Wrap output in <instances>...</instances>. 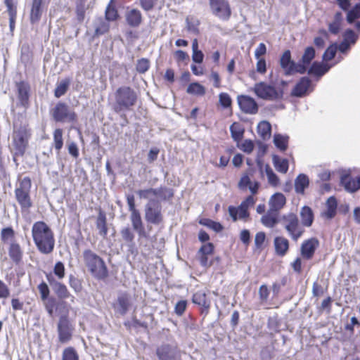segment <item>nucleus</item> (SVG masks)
I'll list each match as a JSON object with an SVG mask.
<instances>
[{
    "instance_id": "nucleus-31",
    "label": "nucleus",
    "mask_w": 360,
    "mask_h": 360,
    "mask_svg": "<svg viewBox=\"0 0 360 360\" xmlns=\"http://www.w3.org/2000/svg\"><path fill=\"white\" fill-rule=\"evenodd\" d=\"M340 184L349 192L353 193L357 191L356 181L352 179L349 174H343L340 176Z\"/></svg>"
},
{
    "instance_id": "nucleus-51",
    "label": "nucleus",
    "mask_w": 360,
    "mask_h": 360,
    "mask_svg": "<svg viewBox=\"0 0 360 360\" xmlns=\"http://www.w3.org/2000/svg\"><path fill=\"white\" fill-rule=\"evenodd\" d=\"M53 141L54 146L57 150H60L63 146V130L61 129H56L53 132Z\"/></svg>"
},
{
    "instance_id": "nucleus-2",
    "label": "nucleus",
    "mask_w": 360,
    "mask_h": 360,
    "mask_svg": "<svg viewBox=\"0 0 360 360\" xmlns=\"http://www.w3.org/2000/svg\"><path fill=\"white\" fill-rule=\"evenodd\" d=\"M84 264L91 275L98 281H105L109 276L108 266L100 256L91 250L83 252Z\"/></svg>"
},
{
    "instance_id": "nucleus-36",
    "label": "nucleus",
    "mask_w": 360,
    "mask_h": 360,
    "mask_svg": "<svg viewBox=\"0 0 360 360\" xmlns=\"http://www.w3.org/2000/svg\"><path fill=\"white\" fill-rule=\"evenodd\" d=\"M71 83L70 78H65L60 82L57 83L56 87L54 90V96L56 98H60L67 92Z\"/></svg>"
},
{
    "instance_id": "nucleus-52",
    "label": "nucleus",
    "mask_w": 360,
    "mask_h": 360,
    "mask_svg": "<svg viewBox=\"0 0 360 360\" xmlns=\"http://www.w3.org/2000/svg\"><path fill=\"white\" fill-rule=\"evenodd\" d=\"M62 360H79V356L74 347L65 348L63 352Z\"/></svg>"
},
{
    "instance_id": "nucleus-12",
    "label": "nucleus",
    "mask_w": 360,
    "mask_h": 360,
    "mask_svg": "<svg viewBox=\"0 0 360 360\" xmlns=\"http://www.w3.org/2000/svg\"><path fill=\"white\" fill-rule=\"evenodd\" d=\"M74 326L66 316H61L57 324L58 340L60 343H67L71 340L74 332Z\"/></svg>"
},
{
    "instance_id": "nucleus-29",
    "label": "nucleus",
    "mask_w": 360,
    "mask_h": 360,
    "mask_svg": "<svg viewBox=\"0 0 360 360\" xmlns=\"http://www.w3.org/2000/svg\"><path fill=\"white\" fill-rule=\"evenodd\" d=\"M278 213L268 210L266 213L261 218L262 224L268 228H274L278 222Z\"/></svg>"
},
{
    "instance_id": "nucleus-21",
    "label": "nucleus",
    "mask_w": 360,
    "mask_h": 360,
    "mask_svg": "<svg viewBox=\"0 0 360 360\" xmlns=\"http://www.w3.org/2000/svg\"><path fill=\"white\" fill-rule=\"evenodd\" d=\"M286 198L281 193H276L271 195L269 201V210L277 213L285 206Z\"/></svg>"
},
{
    "instance_id": "nucleus-20",
    "label": "nucleus",
    "mask_w": 360,
    "mask_h": 360,
    "mask_svg": "<svg viewBox=\"0 0 360 360\" xmlns=\"http://www.w3.org/2000/svg\"><path fill=\"white\" fill-rule=\"evenodd\" d=\"M15 86L20 105L23 107H27L30 98V85L25 81H20L16 83Z\"/></svg>"
},
{
    "instance_id": "nucleus-50",
    "label": "nucleus",
    "mask_w": 360,
    "mask_h": 360,
    "mask_svg": "<svg viewBox=\"0 0 360 360\" xmlns=\"http://www.w3.org/2000/svg\"><path fill=\"white\" fill-rule=\"evenodd\" d=\"M359 38L352 29H347L343 33V40L349 43L350 45H354Z\"/></svg>"
},
{
    "instance_id": "nucleus-24",
    "label": "nucleus",
    "mask_w": 360,
    "mask_h": 360,
    "mask_svg": "<svg viewBox=\"0 0 360 360\" xmlns=\"http://www.w3.org/2000/svg\"><path fill=\"white\" fill-rule=\"evenodd\" d=\"M43 13V0H32L30 19L32 24L39 21Z\"/></svg>"
},
{
    "instance_id": "nucleus-14",
    "label": "nucleus",
    "mask_w": 360,
    "mask_h": 360,
    "mask_svg": "<svg viewBox=\"0 0 360 360\" xmlns=\"http://www.w3.org/2000/svg\"><path fill=\"white\" fill-rule=\"evenodd\" d=\"M156 355L159 360H177L181 356V352L176 345L165 343L157 348Z\"/></svg>"
},
{
    "instance_id": "nucleus-19",
    "label": "nucleus",
    "mask_w": 360,
    "mask_h": 360,
    "mask_svg": "<svg viewBox=\"0 0 360 360\" xmlns=\"http://www.w3.org/2000/svg\"><path fill=\"white\" fill-rule=\"evenodd\" d=\"M194 304L201 307L200 311L202 314L207 315L210 307V300L207 298L206 292L205 290H198L192 297Z\"/></svg>"
},
{
    "instance_id": "nucleus-63",
    "label": "nucleus",
    "mask_w": 360,
    "mask_h": 360,
    "mask_svg": "<svg viewBox=\"0 0 360 360\" xmlns=\"http://www.w3.org/2000/svg\"><path fill=\"white\" fill-rule=\"evenodd\" d=\"M15 232L12 227L4 228L1 231V238L3 241L14 237Z\"/></svg>"
},
{
    "instance_id": "nucleus-45",
    "label": "nucleus",
    "mask_w": 360,
    "mask_h": 360,
    "mask_svg": "<svg viewBox=\"0 0 360 360\" xmlns=\"http://www.w3.org/2000/svg\"><path fill=\"white\" fill-rule=\"evenodd\" d=\"M358 18H360V3L356 4L347 14V21L352 24Z\"/></svg>"
},
{
    "instance_id": "nucleus-28",
    "label": "nucleus",
    "mask_w": 360,
    "mask_h": 360,
    "mask_svg": "<svg viewBox=\"0 0 360 360\" xmlns=\"http://www.w3.org/2000/svg\"><path fill=\"white\" fill-rule=\"evenodd\" d=\"M309 185V177L304 174H300L295 179V191L298 194H304Z\"/></svg>"
},
{
    "instance_id": "nucleus-43",
    "label": "nucleus",
    "mask_w": 360,
    "mask_h": 360,
    "mask_svg": "<svg viewBox=\"0 0 360 360\" xmlns=\"http://www.w3.org/2000/svg\"><path fill=\"white\" fill-rule=\"evenodd\" d=\"M122 239L127 243L128 246L131 248L134 246V234L129 227H124L120 231Z\"/></svg>"
},
{
    "instance_id": "nucleus-47",
    "label": "nucleus",
    "mask_w": 360,
    "mask_h": 360,
    "mask_svg": "<svg viewBox=\"0 0 360 360\" xmlns=\"http://www.w3.org/2000/svg\"><path fill=\"white\" fill-rule=\"evenodd\" d=\"M139 198L146 199L150 201V199H153V197L155 196L157 191L155 188H149L146 189H140L136 191Z\"/></svg>"
},
{
    "instance_id": "nucleus-46",
    "label": "nucleus",
    "mask_w": 360,
    "mask_h": 360,
    "mask_svg": "<svg viewBox=\"0 0 360 360\" xmlns=\"http://www.w3.org/2000/svg\"><path fill=\"white\" fill-rule=\"evenodd\" d=\"M201 225L207 226L215 232L218 233L222 231L223 226L219 223L210 219H201L199 221Z\"/></svg>"
},
{
    "instance_id": "nucleus-53",
    "label": "nucleus",
    "mask_w": 360,
    "mask_h": 360,
    "mask_svg": "<svg viewBox=\"0 0 360 360\" xmlns=\"http://www.w3.org/2000/svg\"><path fill=\"white\" fill-rule=\"evenodd\" d=\"M69 285L76 293H79L82 290V281L70 274L69 276Z\"/></svg>"
},
{
    "instance_id": "nucleus-44",
    "label": "nucleus",
    "mask_w": 360,
    "mask_h": 360,
    "mask_svg": "<svg viewBox=\"0 0 360 360\" xmlns=\"http://www.w3.org/2000/svg\"><path fill=\"white\" fill-rule=\"evenodd\" d=\"M230 131L233 139L238 141L243 139L245 131L238 123L234 122L230 127Z\"/></svg>"
},
{
    "instance_id": "nucleus-26",
    "label": "nucleus",
    "mask_w": 360,
    "mask_h": 360,
    "mask_svg": "<svg viewBox=\"0 0 360 360\" xmlns=\"http://www.w3.org/2000/svg\"><path fill=\"white\" fill-rule=\"evenodd\" d=\"M300 215L301 217L302 226L310 227L314 219V215L312 209L307 205L301 208Z\"/></svg>"
},
{
    "instance_id": "nucleus-55",
    "label": "nucleus",
    "mask_w": 360,
    "mask_h": 360,
    "mask_svg": "<svg viewBox=\"0 0 360 360\" xmlns=\"http://www.w3.org/2000/svg\"><path fill=\"white\" fill-rule=\"evenodd\" d=\"M219 101L220 105L224 108H228L231 107L232 100L231 96L227 93H220L219 95Z\"/></svg>"
},
{
    "instance_id": "nucleus-3",
    "label": "nucleus",
    "mask_w": 360,
    "mask_h": 360,
    "mask_svg": "<svg viewBox=\"0 0 360 360\" xmlns=\"http://www.w3.org/2000/svg\"><path fill=\"white\" fill-rule=\"evenodd\" d=\"M137 98L136 92L130 86H122L119 87L115 92L114 111L120 113L130 110L136 103Z\"/></svg>"
},
{
    "instance_id": "nucleus-1",
    "label": "nucleus",
    "mask_w": 360,
    "mask_h": 360,
    "mask_svg": "<svg viewBox=\"0 0 360 360\" xmlns=\"http://www.w3.org/2000/svg\"><path fill=\"white\" fill-rule=\"evenodd\" d=\"M32 236L37 250L41 253L49 255L53 252L55 246L54 234L44 221H38L34 223Z\"/></svg>"
},
{
    "instance_id": "nucleus-41",
    "label": "nucleus",
    "mask_w": 360,
    "mask_h": 360,
    "mask_svg": "<svg viewBox=\"0 0 360 360\" xmlns=\"http://www.w3.org/2000/svg\"><path fill=\"white\" fill-rule=\"evenodd\" d=\"M186 92L191 95L202 96L205 94L206 91L205 88L202 84L199 82H195L191 83L188 86Z\"/></svg>"
},
{
    "instance_id": "nucleus-58",
    "label": "nucleus",
    "mask_w": 360,
    "mask_h": 360,
    "mask_svg": "<svg viewBox=\"0 0 360 360\" xmlns=\"http://www.w3.org/2000/svg\"><path fill=\"white\" fill-rule=\"evenodd\" d=\"M65 266L62 262H57L53 268V273L58 279H62L65 277Z\"/></svg>"
},
{
    "instance_id": "nucleus-39",
    "label": "nucleus",
    "mask_w": 360,
    "mask_h": 360,
    "mask_svg": "<svg viewBox=\"0 0 360 360\" xmlns=\"http://www.w3.org/2000/svg\"><path fill=\"white\" fill-rule=\"evenodd\" d=\"M315 53V49L313 46H308L305 49L300 63L304 66L306 71L307 70V66L314 58Z\"/></svg>"
},
{
    "instance_id": "nucleus-10",
    "label": "nucleus",
    "mask_w": 360,
    "mask_h": 360,
    "mask_svg": "<svg viewBox=\"0 0 360 360\" xmlns=\"http://www.w3.org/2000/svg\"><path fill=\"white\" fill-rule=\"evenodd\" d=\"M254 91L259 98L268 101L281 99L283 96L282 89L277 90L274 86L264 82L256 84Z\"/></svg>"
},
{
    "instance_id": "nucleus-27",
    "label": "nucleus",
    "mask_w": 360,
    "mask_h": 360,
    "mask_svg": "<svg viewBox=\"0 0 360 360\" xmlns=\"http://www.w3.org/2000/svg\"><path fill=\"white\" fill-rule=\"evenodd\" d=\"M126 20L130 27H136L141 23V13L138 9L133 8L126 13Z\"/></svg>"
},
{
    "instance_id": "nucleus-48",
    "label": "nucleus",
    "mask_w": 360,
    "mask_h": 360,
    "mask_svg": "<svg viewBox=\"0 0 360 360\" xmlns=\"http://www.w3.org/2000/svg\"><path fill=\"white\" fill-rule=\"evenodd\" d=\"M338 48H337V44L334 43L330 44L325 51V52L323 54L322 58L324 61H330L332 59H333L335 56V54L337 53Z\"/></svg>"
},
{
    "instance_id": "nucleus-54",
    "label": "nucleus",
    "mask_w": 360,
    "mask_h": 360,
    "mask_svg": "<svg viewBox=\"0 0 360 360\" xmlns=\"http://www.w3.org/2000/svg\"><path fill=\"white\" fill-rule=\"evenodd\" d=\"M150 68V62L147 58H141L137 60L136 69L140 74H144Z\"/></svg>"
},
{
    "instance_id": "nucleus-4",
    "label": "nucleus",
    "mask_w": 360,
    "mask_h": 360,
    "mask_svg": "<svg viewBox=\"0 0 360 360\" xmlns=\"http://www.w3.org/2000/svg\"><path fill=\"white\" fill-rule=\"evenodd\" d=\"M32 132L30 128L25 124H13L11 135L12 149L15 155H24L28 147Z\"/></svg>"
},
{
    "instance_id": "nucleus-32",
    "label": "nucleus",
    "mask_w": 360,
    "mask_h": 360,
    "mask_svg": "<svg viewBox=\"0 0 360 360\" xmlns=\"http://www.w3.org/2000/svg\"><path fill=\"white\" fill-rule=\"evenodd\" d=\"M342 22V14L338 11L334 15L333 20L328 24V30L333 34H338L341 29Z\"/></svg>"
},
{
    "instance_id": "nucleus-23",
    "label": "nucleus",
    "mask_w": 360,
    "mask_h": 360,
    "mask_svg": "<svg viewBox=\"0 0 360 360\" xmlns=\"http://www.w3.org/2000/svg\"><path fill=\"white\" fill-rule=\"evenodd\" d=\"M8 255L11 261L16 265H19L23 256V251L20 245L16 242H12L8 248Z\"/></svg>"
},
{
    "instance_id": "nucleus-64",
    "label": "nucleus",
    "mask_w": 360,
    "mask_h": 360,
    "mask_svg": "<svg viewBox=\"0 0 360 360\" xmlns=\"http://www.w3.org/2000/svg\"><path fill=\"white\" fill-rule=\"evenodd\" d=\"M254 147L255 146L252 141L250 139H246L243 142L240 149L243 152L249 154L252 152Z\"/></svg>"
},
{
    "instance_id": "nucleus-42",
    "label": "nucleus",
    "mask_w": 360,
    "mask_h": 360,
    "mask_svg": "<svg viewBox=\"0 0 360 360\" xmlns=\"http://www.w3.org/2000/svg\"><path fill=\"white\" fill-rule=\"evenodd\" d=\"M288 136H284L280 134H276L274 136V143L276 148L281 151H285L288 146Z\"/></svg>"
},
{
    "instance_id": "nucleus-35",
    "label": "nucleus",
    "mask_w": 360,
    "mask_h": 360,
    "mask_svg": "<svg viewBox=\"0 0 360 360\" xmlns=\"http://www.w3.org/2000/svg\"><path fill=\"white\" fill-rule=\"evenodd\" d=\"M187 30L193 34L198 35L200 34L199 25L200 24L198 18L193 15H189L186 18Z\"/></svg>"
},
{
    "instance_id": "nucleus-37",
    "label": "nucleus",
    "mask_w": 360,
    "mask_h": 360,
    "mask_svg": "<svg viewBox=\"0 0 360 360\" xmlns=\"http://www.w3.org/2000/svg\"><path fill=\"white\" fill-rule=\"evenodd\" d=\"M271 126L267 121H261L257 125V133L263 140H266L271 136Z\"/></svg>"
},
{
    "instance_id": "nucleus-62",
    "label": "nucleus",
    "mask_w": 360,
    "mask_h": 360,
    "mask_svg": "<svg viewBox=\"0 0 360 360\" xmlns=\"http://www.w3.org/2000/svg\"><path fill=\"white\" fill-rule=\"evenodd\" d=\"M214 246L212 243H207L202 245L199 249L198 253L199 255H212L214 252Z\"/></svg>"
},
{
    "instance_id": "nucleus-34",
    "label": "nucleus",
    "mask_w": 360,
    "mask_h": 360,
    "mask_svg": "<svg viewBox=\"0 0 360 360\" xmlns=\"http://www.w3.org/2000/svg\"><path fill=\"white\" fill-rule=\"evenodd\" d=\"M273 164L276 169L283 174H285L289 167L288 160L285 158H281L277 155H274L272 157Z\"/></svg>"
},
{
    "instance_id": "nucleus-61",
    "label": "nucleus",
    "mask_w": 360,
    "mask_h": 360,
    "mask_svg": "<svg viewBox=\"0 0 360 360\" xmlns=\"http://www.w3.org/2000/svg\"><path fill=\"white\" fill-rule=\"evenodd\" d=\"M109 30V25L103 20L99 22V25L95 27V34L97 36L106 33Z\"/></svg>"
},
{
    "instance_id": "nucleus-33",
    "label": "nucleus",
    "mask_w": 360,
    "mask_h": 360,
    "mask_svg": "<svg viewBox=\"0 0 360 360\" xmlns=\"http://www.w3.org/2000/svg\"><path fill=\"white\" fill-rule=\"evenodd\" d=\"M54 292L60 299H68L71 297V301L73 302L75 297L72 296L66 285L60 282L56 284V286L53 288Z\"/></svg>"
},
{
    "instance_id": "nucleus-30",
    "label": "nucleus",
    "mask_w": 360,
    "mask_h": 360,
    "mask_svg": "<svg viewBox=\"0 0 360 360\" xmlns=\"http://www.w3.org/2000/svg\"><path fill=\"white\" fill-rule=\"evenodd\" d=\"M106 216L103 212H100L96 219V229L98 230V233L103 238H105L108 234V227L106 221Z\"/></svg>"
},
{
    "instance_id": "nucleus-11",
    "label": "nucleus",
    "mask_w": 360,
    "mask_h": 360,
    "mask_svg": "<svg viewBox=\"0 0 360 360\" xmlns=\"http://www.w3.org/2000/svg\"><path fill=\"white\" fill-rule=\"evenodd\" d=\"M280 65L285 76H291L295 73L304 74L306 72V68L304 65L292 60L290 50H285L282 54L280 58Z\"/></svg>"
},
{
    "instance_id": "nucleus-57",
    "label": "nucleus",
    "mask_w": 360,
    "mask_h": 360,
    "mask_svg": "<svg viewBox=\"0 0 360 360\" xmlns=\"http://www.w3.org/2000/svg\"><path fill=\"white\" fill-rule=\"evenodd\" d=\"M118 17V13L116 8L109 4L105 10V18L108 21L115 20Z\"/></svg>"
},
{
    "instance_id": "nucleus-13",
    "label": "nucleus",
    "mask_w": 360,
    "mask_h": 360,
    "mask_svg": "<svg viewBox=\"0 0 360 360\" xmlns=\"http://www.w3.org/2000/svg\"><path fill=\"white\" fill-rule=\"evenodd\" d=\"M210 6L213 15L222 20H228L231 11L226 0H210Z\"/></svg>"
},
{
    "instance_id": "nucleus-15",
    "label": "nucleus",
    "mask_w": 360,
    "mask_h": 360,
    "mask_svg": "<svg viewBox=\"0 0 360 360\" xmlns=\"http://www.w3.org/2000/svg\"><path fill=\"white\" fill-rule=\"evenodd\" d=\"M133 304L132 296L127 292L118 293L117 302L114 305L115 311L122 316L125 315Z\"/></svg>"
},
{
    "instance_id": "nucleus-16",
    "label": "nucleus",
    "mask_w": 360,
    "mask_h": 360,
    "mask_svg": "<svg viewBox=\"0 0 360 360\" xmlns=\"http://www.w3.org/2000/svg\"><path fill=\"white\" fill-rule=\"evenodd\" d=\"M240 109L246 114L255 115L258 112V105L255 100L247 95H240L237 98Z\"/></svg>"
},
{
    "instance_id": "nucleus-9",
    "label": "nucleus",
    "mask_w": 360,
    "mask_h": 360,
    "mask_svg": "<svg viewBox=\"0 0 360 360\" xmlns=\"http://www.w3.org/2000/svg\"><path fill=\"white\" fill-rule=\"evenodd\" d=\"M145 219L148 224L158 225L163 221L162 206L158 199H150L145 205Z\"/></svg>"
},
{
    "instance_id": "nucleus-25",
    "label": "nucleus",
    "mask_w": 360,
    "mask_h": 360,
    "mask_svg": "<svg viewBox=\"0 0 360 360\" xmlns=\"http://www.w3.org/2000/svg\"><path fill=\"white\" fill-rule=\"evenodd\" d=\"M274 245L277 255L283 257L286 255L289 249V241L287 238L283 236H276L274 240Z\"/></svg>"
},
{
    "instance_id": "nucleus-56",
    "label": "nucleus",
    "mask_w": 360,
    "mask_h": 360,
    "mask_svg": "<svg viewBox=\"0 0 360 360\" xmlns=\"http://www.w3.org/2000/svg\"><path fill=\"white\" fill-rule=\"evenodd\" d=\"M44 307L50 316L53 314L54 308L56 307V299L54 297H49L47 300H42Z\"/></svg>"
},
{
    "instance_id": "nucleus-8",
    "label": "nucleus",
    "mask_w": 360,
    "mask_h": 360,
    "mask_svg": "<svg viewBox=\"0 0 360 360\" xmlns=\"http://www.w3.org/2000/svg\"><path fill=\"white\" fill-rule=\"evenodd\" d=\"M127 202L130 212V221L133 229L138 233L139 238L146 237V232L141 219V213L136 208L135 198L134 195L128 194L127 195Z\"/></svg>"
},
{
    "instance_id": "nucleus-60",
    "label": "nucleus",
    "mask_w": 360,
    "mask_h": 360,
    "mask_svg": "<svg viewBox=\"0 0 360 360\" xmlns=\"http://www.w3.org/2000/svg\"><path fill=\"white\" fill-rule=\"evenodd\" d=\"M38 290L39 291L41 300H47V298L49 297L50 290L48 285L45 282L42 281L38 285Z\"/></svg>"
},
{
    "instance_id": "nucleus-7",
    "label": "nucleus",
    "mask_w": 360,
    "mask_h": 360,
    "mask_svg": "<svg viewBox=\"0 0 360 360\" xmlns=\"http://www.w3.org/2000/svg\"><path fill=\"white\" fill-rule=\"evenodd\" d=\"M51 114L56 122L75 123L77 121L76 112L63 102L56 103Z\"/></svg>"
},
{
    "instance_id": "nucleus-59",
    "label": "nucleus",
    "mask_w": 360,
    "mask_h": 360,
    "mask_svg": "<svg viewBox=\"0 0 360 360\" xmlns=\"http://www.w3.org/2000/svg\"><path fill=\"white\" fill-rule=\"evenodd\" d=\"M85 3L76 2L77 19L79 22H82L85 16Z\"/></svg>"
},
{
    "instance_id": "nucleus-17",
    "label": "nucleus",
    "mask_w": 360,
    "mask_h": 360,
    "mask_svg": "<svg viewBox=\"0 0 360 360\" xmlns=\"http://www.w3.org/2000/svg\"><path fill=\"white\" fill-rule=\"evenodd\" d=\"M311 86V80L308 77H302L292 89L290 95L297 98H302L306 96Z\"/></svg>"
},
{
    "instance_id": "nucleus-40",
    "label": "nucleus",
    "mask_w": 360,
    "mask_h": 360,
    "mask_svg": "<svg viewBox=\"0 0 360 360\" xmlns=\"http://www.w3.org/2000/svg\"><path fill=\"white\" fill-rule=\"evenodd\" d=\"M155 190L157 191L155 196L159 198L160 200H169L174 196L173 189L170 188L166 186H160L159 188H155Z\"/></svg>"
},
{
    "instance_id": "nucleus-22",
    "label": "nucleus",
    "mask_w": 360,
    "mask_h": 360,
    "mask_svg": "<svg viewBox=\"0 0 360 360\" xmlns=\"http://www.w3.org/2000/svg\"><path fill=\"white\" fill-rule=\"evenodd\" d=\"M331 67L332 65L315 61L311 65L307 72L310 75L320 78L327 73Z\"/></svg>"
},
{
    "instance_id": "nucleus-49",
    "label": "nucleus",
    "mask_w": 360,
    "mask_h": 360,
    "mask_svg": "<svg viewBox=\"0 0 360 360\" xmlns=\"http://www.w3.org/2000/svg\"><path fill=\"white\" fill-rule=\"evenodd\" d=\"M265 172L269 183L273 186H276L279 183V179L269 165L265 166Z\"/></svg>"
},
{
    "instance_id": "nucleus-5",
    "label": "nucleus",
    "mask_w": 360,
    "mask_h": 360,
    "mask_svg": "<svg viewBox=\"0 0 360 360\" xmlns=\"http://www.w3.org/2000/svg\"><path fill=\"white\" fill-rule=\"evenodd\" d=\"M32 181L30 177L25 176L18 181L16 184L14 193L15 198L20 207L22 212H29L32 207L31 199Z\"/></svg>"
},
{
    "instance_id": "nucleus-38",
    "label": "nucleus",
    "mask_w": 360,
    "mask_h": 360,
    "mask_svg": "<svg viewBox=\"0 0 360 360\" xmlns=\"http://www.w3.org/2000/svg\"><path fill=\"white\" fill-rule=\"evenodd\" d=\"M337 207L336 198L334 196H330L326 201L327 210L325 212L324 215L328 219L333 218L336 214Z\"/></svg>"
},
{
    "instance_id": "nucleus-6",
    "label": "nucleus",
    "mask_w": 360,
    "mask_h": 360,
    "mask_svg": "<svg viewBox=\"0 0 360 360\" xmlns=\"http://www.w3.org/2000/svg\"><path fill=\"white\" fill-rule=\"evenodd\" d=\"M280 221L292 240L297 241L303 235L304 229L296 214L293 212L285 214L282 215Z\"/></svg>"
},
{
    "instance_id": "nucleus-18",
    "label": "nucleus",
    "mask_w": 360,
    "mask_h": 360,
    "mask_svg": "<svg viewBox=\"0 0 360 360\" xmlns=\"http://www.w3.org/2000/svg\"><path fill=\"white\" fill-rule=\"evenodd\" d=\"M319 245V241L316 238L313 237L304 240L301 245V255L306 259H311Z\"/></svg>"
}]
</instances>
